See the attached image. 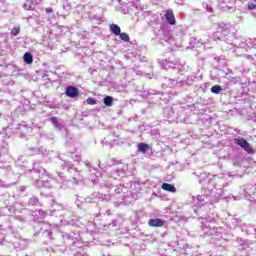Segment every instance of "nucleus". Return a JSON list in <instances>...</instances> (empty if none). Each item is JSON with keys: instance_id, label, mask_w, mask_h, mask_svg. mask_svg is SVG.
<instances>
[{"instance_id": "9d476101", "label": "nucleus", "mask_w": 256, "mask_h": 256, "mask_svg": "<svg viewBox=\"0 0 256 256\" xmlns=\"http://www.w3.org/2000/svg\"><path fill=\"white\" fill-rule=\"evenodd\" d=\"M221 86L220 85H214L211 87V93H215L216 95H219L221 93Z\"/></svg>"}, {"instance_id": "39448f33", "label": "nucleus", "mask_w": 256, "mask_h": 256, "mask_svg": "<svg viewBox=\"0 0 256 256\" xmlns=\"http://www.w3.org/2000/svg\"><path fill=\"white\" fill-rule=\"evenodd\" d=\"M161 188L168 193H177V188L169 183H163Z\"/></svg>"}, {"instance_id": "1a4fd4ad", "label": "nucleus", "mask_w": 256, "mask_h": 256, "mask_svg": "<svg viewBox=\"0 0 256 256\" xmlns=\"http://www.w3.org/2000/svg\"><path fill=\"white\" fill-rule=\"evenodd\" d=\"M104 104L106 105V107H111L113 105V97L111 96H106L104 97Z\"/></svg>"}, {"instance_id": "f257e3e1", "label": "nucleus", "mask_w": 256, "mask_h": 256, "mask_svg": "<svg viewBox=\"0 0 256 256\" xmlns=\"http://www.w3.org/2000/svg\"><path fill=\"white\" fill-rule=\"evenodd\" d=\"M234 143L244 149L248 155H253V147H251V144H249V142H247V140L244 138H235Z\"/></svg>"}, {"instance_id": "20e7f679", "label": "nucleus", "mask_w": 256, "mask_h": 256, "mask_svg": "<svg viewBox=\"0 0 256 256\" xmlns=\"http://www.w3.org/2000/svg\"><path fill=\"white\" fill-rule=\"evenodd\" d=\"M165 18L169 25H175V15L173 14V10H167L165 13Z\"/></svg>"}, {"instance_id": "6e6552de", "label": "nucleus", "mask_w": 256, "mask_h": 256, "mask_svg": "<svg viewBox=\"0 0 256 256\" xmlns=\"http://www.w3.org/2000/svg\"><path fill=\"white\" fill-rule=\"evenodd\" d=\"M25 63H27L28 65H31V63H33V55H31V53L29 52H26L24 54V57H23Z\"/></svg>"}, {"instance_id": "7ed1b4c3", "label": "nucleus", "mask_w": 256, "mask_h": 256, "mask_svg": "<svg viewBox=\"0 0 256 256\" xmlns=\"http://www.w3.org/2000/svg\"><path fill=\"white\" fill-rule=\"evenodd\" d=\"M149 227H163L165 225V221L161 218H152L148 221Z\"/></svg>"}, {"instance_id": "9b49d317", "label": "nucleus", "mask_w": 256, "mask_h": 256, "mask_svg": "<svg viewBox=\"0 0 256 256\" xmlns=\"http://www.w3.org/2000/svg\"><path fill=\"white\" fill-rule=\"evenodd\" d=\"M120 39H122V41H125L126 43L129 42V34L125 33V32H120V34H118Z\"/></svg>"}, {"instance_id": "f03ea898", "label": "nucleus", "mask_w": 256, "mask_h": 256, "mask_svg": "<svg viewBox=\"0 0 256 256\" xmlns=\"http://www.w3.org/2000/svg\"><path fill=\"white\" fill-rule=\"evenodd\" d=\"M66 96L70 97V99H75L79 97V89L75 86H68L66 88Z\"/></svg>"}, {"instance_id": "f8f14e48", "label": "nucleus", "mask_w": 256, "mask_h": 256, "mask_svg": "<svg viewBox=\"0 0 256 256\" xmlns=\"http://www.w3.org/2000/svg\"><path fill=\"white\" fill-rule=\"evenodd\" d=\"M19 33H21V28L20 27H14L11 30V35H13L14 37H17V35H19Z\"/></svg>"}, {"instance_id": "dca6fc26", "label": "nucleus", "mask_w": 256, "mask_h": 256, "mask_svg": "<svg viewBox=\"0 0 256 256\" xmlns=\"http://www.w3.org/2000/svg\"><path fill=\"white\" fill-rule=\"evenodd\" d=\"M46 13H53V8L49 7L45 9Z\"/></svg>"}, {"instance_id": "ddd939ff", "label": "nucleus", "mask_w": 256, "mask_h": 256, "mask_svg": "<svg viewBox=\"0 0 256 256\" xmlns=\"http://www.w3.org/2000/svg\"><path fill=\"white\" fill-rule=\"evenodd\" d=\"M86 103L88 105H95L97 102L95 101V98L93 97H88L87 100H86Z\"/></svg>"}, {"instance_id": "f3484780", "label": "nucleus", "mask_w": 256, "mask_h": 256, "mask_svg": "<svg viewBox=\"0 0 256 256\" xmlns=\"http://www.w3.org/2000/svg\"><path fill=\"white\" fill-rule=\"evenodd\" d=\"M231 81H233V83H234V84L239 83V80H237V78H236V77H232V78H231Z\"/></svg>"}, {"instance_id": "423d86ee", "label": "nucleus", "mask_w": 256, "mask_h": 256, "mask_svg": "<svg viewBox=\"0 0 256 256\" xmlns=\"http://www.w3.org/2000/svg\"><path fill=\"white\" fill-rule=\"evenodd\" d=\"M110 31L113 33V35L119 36L121 35V27L117 24H111L110 25Z\"/></svg>"}, {"instance_id": "4468645a", "label": "nucleus", "mask_w": 256, "mask_h": 256, "mask_svg": "<svg viewBox=\"0 0 256 256\" xmlns=\"http://www.w3.org/2000/svg\"><path fill=\"white\" fill-rule=\"evenodd\" d=\"M248 9L250 11H255L256 5L253 2L248 3Z\"/></svg>"}, {"instance_id": "0eeeda50", "label": "nucleus", "mask_w": 256, "mask_h": 256, "mask_svg": "<svg viewBox=\"0 0 256 256\" xmlns=\"http://www.w3.org/2000/svg\"><path fill=\"white\" fill-rule=\"evenodd\" d=\"M138 151H139V153H147V151H149V144L139 143Z\"/></svg>"}, {"instance_id": "2eb2a0df", "label": "nucleus", "mask_w": 256, "mask_h": 256, "mask_svg": "<svg viewBox=\"0 0 256 256\" xmlns=\"http://www.w3.org/2000/svg\"><path fill=\"white\" fill-rule=\"evenodd\" d=\"M51 123H53V125H55V127H57V125H58L57 117H52L51 118Z\"/></svg>"}]
</instances>
